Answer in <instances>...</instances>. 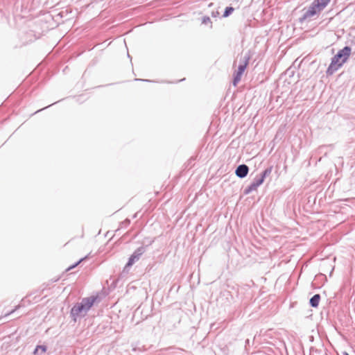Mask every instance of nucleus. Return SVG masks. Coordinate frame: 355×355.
Returning <instances> with one entry per match:
<instances>
[{"mask_svg":"<svg viewBox=\"0 0 355 355\" xmlns=\"http://www.w3.org/2000/svg\"><path fill=\"white\" fill-rule=\"evenodd\" d=\"M351 51L352 49L349 46H345L340 50L332 58L331 64L327 70V73L328 75H332L338 71L348 60L351 54Z\"/></svg>","mask_w":355,"mask_h":355,"instance_id":"obj_1","label":"nucleus"},{"mask_svg":"<svg viewBox=\"0 0 355 355\" xmlns=\"http://www.w3.org/2000/svg\"><path fill=\"white\" fill-rule=\"evenodd\" d=\"M331 0H314L304 13L305 18H310L319 14L330 3Z\"/></svg>","mask_w":355,"mask_h":355,"instance_id":"obj_2","label":"nucleus"},{"mask_svg":"<svg viewBox=\"0 0 355 355\" xmlns=\"http://www.w3.org/2000/svg\"><path fill=\"white\" fill-rule=\"evenodd\" d=\"M94 301V298L92 297L83 299L80 304L73 307L71 311L75 315L85 313L92 306Z\"/></svg>","mask_w":355,"mask_h":355,"instance_id":"obj_3","label":"nucleus"},{"mask_svg":"<svg viewBox=\"0 0 355 355\" xmlns=\"http://www.w3.org/2000/svg\"><path fill=\"white\" fill-rule=\"evenodd\" d=\"M248 173V167L245 164L239 166L236 170V175L239 178L245 177L247 175Z\"/></svg>","mask_w":355,"mask_h":355,"instance_id":"obj_4","label":"nucleus"},{"mask_svg":"<svg viewBox=\"0 0 355 355\" xmlns=\"http://www.w3.org/2000/svg\"><path fill=\"white\" fill-rule=\"evenodd\" d=\"M249 60H250V57L248 55H245L243 58V62L239 64L237 71L243 73V72L245 71V70L249 63Z\"/></svg>","mask_w":355,"mask_h":355,"instance_id":"obj_5","label":"nucleus"},{"mask_svg":"<svg viewBox=\"0 0 355 355\" xmlns=\"http://www.w3.org/2000/svg\"><path fill=\"white\" fill-rule=\"evenodd\" d=\"M320 301V295L319 294H316L313 295L310 300V304L313 307H317Z\"/></svg>","mask_w":355,"mask_h":355,"instance_id":"obj_6","label":"nucleus"},{"mask_svg":"<svg viewBox=\"0 0 355 355\" xmlns=\"http://www.w3.org/2000/svg\"><path fill=\"white\" fill-rule=\"evenodd\" d=\"M243 75V73L237 71L236 73L234 74V80H233V85L234 86H236L237 84L240 82L241 79V76Z\"/></svg>","mask_w":355,"mask_h":355,"instance_id":"obj_7","label":"nucleus"},{"mask_svg":"<svg viewBox=\"0 0 355 355\" xmlns=\"http://www.w3.org/2000/svg\"><path fill=\"white\" fill-rule=\"evenodd\" d=\"M46 351V347L44 345H37L34 351V354L37 355L40 354L45 353Z\"/></svg>","mask_w":355,"mask_h":355,"instance_id":"obj_8","label":"nucleus"},{"mask_svg":"<svg viewBox=\"0 0 355 355\" xmlns=\"http://www.w3.org/2000/svg\"><path fill=\"white\" fill-rule=\"evenodd\" d=\"M139 257L138 255L133 254L132 257L129 259L128 262L126 264V267L131 266L136 260H139Z\"/></svg>","mask_w":355,"mask_h":355,"instance_id":"obj_9","label":"nucleus"},{"mask_svg":"<svg viewBox=\"0 0 355 355\" xmlns=\"http://www.w3.org/2000/svg\"><path fill=\"white\" fill-rule=\"evenodd\" d=\"M266 174V171H264V173L261 175V178L259 180H257L255 183H254V187H259L263 182Z\"/></svg>","mask_w":355,"mask_h":355,"instance_id":"obj_10","label":"nucleus"},{"mask_svg":"<svg viewBox=\"0 0 355 355\" xmlns=\"http://www.w3.org/2000/svg\"><path fill=\"white\" fill-rule=\"evenodd\" d=\"M234 8L232 7H227L225 8V10L223 13V17H228L230 15H231L232 13V12L234 11Z\"/></svg>","mask_w":355,"mask_h":355,"instance_id":"obj_11","label":"nucleus"},{"mask_svg":"<svg viewBox=\"0 0 355 355\" xmlns=\"http://www.w3.org/2000/svg\"><path fill=\"white\" fill-rule=\"evenodd\" d=\"M80 261H81V260H80L79 261H78L75 265H73V266H71L69 267V268H67V270H71V269L73 268H74L76 266H77V265H78Z\"/></svg>","mask_w":355,"mask_h":355,"instance_id":"obj_12","label":"nucleus"},{"mask_svg":"<svg viewBox=\"0 0 355 355\" xmlns=\"http://www.w3.org/2000/svg\"><path fill=\"white\" fill-rule=\"evenodd\" d=\"M344 355H348L347 353H345Z\"/></svg>","mask_w":355,"mask_h":355,"instance_id":"obj_13","label":"nucleus"}]
</instances>
